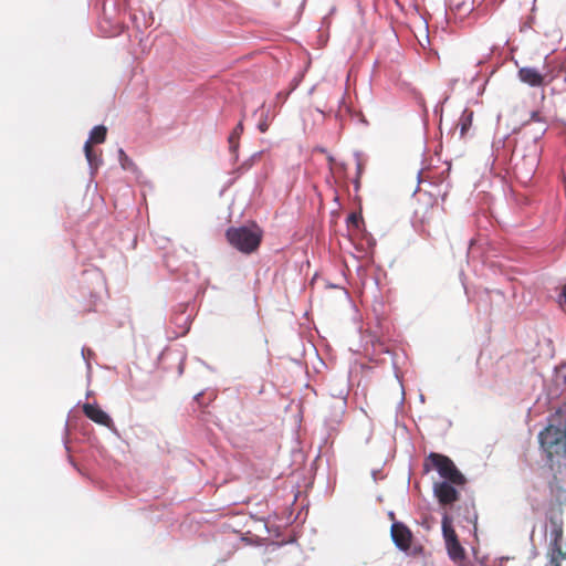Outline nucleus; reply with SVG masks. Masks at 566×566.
<instances>
[{"label":"nucleus","mask_w":566,"mask_h":566,"mask_svg":"<svg viewBox=\"0 0 566 566\" xmlns=\"http://www.w3.org/2000/svg\"><path fill=\"white\" fill-rule=\"evenodd\" d=\"M444 216L446 209L437 196L422 190L416 192L412 218L415 226L422 233L430 237L432 232L439 233L444 230Z\"/></svg>","instance_id":"f257e3e1"},{"label":"nucleus","mask_w":566,"mask_h":566,"mask_svg":"<svg viewBox=\"0 0 566 566\" xmlns=\"http://www.w3.org/2000/svg\"><path fill=\"white\" fill-rule=\"evenodd\" d=\"M262 237L263 231L256 226L231 227L226 232L230 245L245 254L253 253L259 249Z\"/></svg>","instance_id":"f03ea898"},{"label":"nucleus","mask_w":566,"mask_h":566,"mask_svg":"<svg viewBox=\"0 0 566 566\" xmlns=\"http://www.w3.org/2000/svg\"><path fill=\"white\" fill-rule=\"evenodd\" d=\"M538 441L551 461L554 458L566 459V429L548 426L539 432Z\"/></svg>","instance_id":"7ed1b4c3"},{"label":"nucleus","mask_w":566,"mask_h":566,"mask_svg":"<svg viewBox=\"0 0 566 566\" xmlns=\"http://www.w3.org/2000/svg\"><path fill=\"white\" fill-rule=\"evenodd\" d=\"M429 463L432 469L438 471L440 478L444 481L454 485H464L467 483L465 476L459 471L454 462L449 457L431 452L424 463L427 471L430 470Z\"/></svg>","instance_id":"20e7f679"},{"label":"nucleus","mask_w":566,"mask_h":566,"mask_svg":"<svg viewBox=\"0 0 566 566\" xmlns=\"http://www.w3.org/2000/svg\"><path fill=\"white\" fill-rule=\"evenodd\" d=\"M442 532L450 558L454 562L462 560L465 553L448 515L442 518Z\"/></svg>","instance_id":"39448f33"},{"label":"nucleus","mask_w":566,"mask_h":566,"mask_svg":"<svg viewBox=\"0 0 566 566\" xmlns=\"http://www.w3.org/2000/svg\"><path fill=\"white\" fill-rule=\"evenodd\" d=\"M458 485L451 484L447 481L436 482L433 484V492L441 505H451L459 500Z\"/></svg>","instance_id":"423d86ee"},{"label":"nucleus","mask_w":566,"mask_h":566,"mask_svg":"<svg viewBox=\"0 0 566 566\" xmlns=\"http://www.w3.org/2000/svg\"><path fill=\"white\" fill-rule=\"evenodd\" d=\"M391 538L396 546L401 551H408L411 546L412 534L410 530L400 522L391 525Z\"/></svg>","instance_id":"0eeeda50"},{"label":"nucleus","mask_w":566,"mask_h":566,"mask_svg":"<svg viewBox=\"0 0 566 566\" xmlns=\"http://www.w3.org/2000/svg\"><path fill=\"white\" fill-rule=\"evenodd\" d=\"M84 415L97 424L111 428L113 427V420L111 417L95 403H85L83 406Z\"/></svg>","instance_id":"6e6552de"},{"label":"nucleus","mask_w":566,"mask_h":566,"mask_svg":"<svg viewBox=\"0 0 566 566\" xmlns=\"http://www.w3.org/2000/svg\"><path fill=\"white\" fill-rule=\"evenodd\" d=\"M517 75H518V78L523 83H525L532 87H539L545 84L546 76L543 73H541L538 70H536L535 67H531V66L521 67L517 72Z\"/></svg>","instance_id":"1a4fd4ad"},{"label":"nucleus","mask_w":566,"mask_h":566,"mask_svg":"<svg viewBox=\"0 0 566 566\" xmlns=\"http://www.w3.org/2000/svg\"><path fill=\"white\" fill-rule=\"evenodd\" d=\"M551 531V545H557L564 541L563 518L560 516H552L549 518Z\"/></svg>","instance_id":"9d476101"},{"label":"nucleus","mask_w":566,"mask_h":566,"mask_svg":"<svg viewBox=\"0 0 566 566\" xmlns=\"http://www.w3.org/2000/svg\"><path fill=\"white\" fill-rule=\"evenodd\" d=\"M473 0H450V10L459 18H464L473 11Z\"/></svg>","instance_id":"9b49d317"},{"label":"nucleus","mask_w":566,"mask_h":566,"mask_svg":"<svg viewBox=\"0 0 566 566\" xmlns=\"http://www.w3.org/2000/svg\"><path fill=\"white\" fill-rule=\"evenodd\" d=\"M566 559V542L549 546V565L560 566L562 560Z\"/></svg>","instance_id":"f8f14e48"},{"label":"nucleus","mask_w":566,"mask_h":566,"mask_svg":"<svg viewBox=\"0 0 566 566\" xmlns=\"http://www.w3.org/2000/svg\"><path fill=\"white\" fill-rule=\"evenodd\" d=\"M84 153L86 160L92 170H97L102 164V151H96L91 145V142H86L84 145Z\"/></svg>","instance_id":"ddd939ff"},{"label":"nucleus","mask_w":566,"mask_h":566,"mask_svg":"<svg viewBox=\"0 0 566 566\" xmlns=\"http://www.w3.org/2000/svg\"><path fill=\"white\" fill-rule=\"evenodd\" d=\"M107 135V128L103 125L95 126L90 134V138L86 142L93 144H102L105 142Z\"/></svg>","instance_id":"4468645a"},{"label":"nucleus","mask_w":566,"mask_h":566,"mask_svg":"<svg viewBox=\"0 0 566 566\" xmlns=\"http://www.w3.org/2000/svg\"><path fill=\"white\" fill-rule=\"evenodd\" d=\"M243 133V124L240 122L232 130L228 138L229 148L232 153H235L239 147V140Z\"/></svg>","instance_id":"2eb2a0df"},{"label":"nucleus","mask_w":566,"mask_h":566,"mask_svg":"<svg viewBox=\"0 0 566 566\" xmlns=\"http://www.w3.org/2000/svg\"><path fill=\"white\" fill-rule=\"evenodd\" d=\"M347 226L349 229L360 230V228L364 226V219L361 214L352 212L347 217Z\"/></svg>","instance_id":"dca6fc26"},{"label":"nucleus","mask_w":566,"mask_h":566,"mask_svg":"<svg viewBox=\"0 0 566 566\" xmlns=\"http://www.w3.org/2000/svg\"><path fill=\"white\" fill-rule=\"evenodd\" d=\"M459 125H460V135H461V137H464V135L467 134V132L470 129V127L472 125V114L462 115L459 120Z\"/></svg>","instance_id":"f3484780"},{"label":"nucleus","mask_w":566,"mask_h":566,"mask_svg":"<svg viewBox=\"0 0 566 566\" xmlns=\"http://www.w3.org/2000/svg\"><path fill=\"white\" fill-rule=\"evenodd\" d=\"M118 157H119V163H120V166L123 169L132 170L135 168V164L122 148L118 150Z\"/></svg>","instance_id":"a211bd4d"},{"label":"nucleus","mask_w":566,"mask_h":566,"mask_svg":"<svg viewBox=\"0 0 566 566\" xmlns=\"http://www.w3.org/2000/svg\"><path fill=\"white\" fill-rule=\"evenodd\" d=\"M269 128L268 124L265 122L259 124V129L264 133Z\"/></svg>","instance_id":"6ab92c4d"},{"label":"nucleus","mask_w":566,"mask_h":566,"mask_svg":"<svg viewBox=\"0 0 566 566\" xmlns=\"http://www.w3.org/2000/svg\"><path fill=\"white\" fill-rule=\"evenodd\" d=\"M357 172H358V176L360 175L361 172V165L360 164H357Z\"/></svg>","instance_id":"aec40b11"}]
</instances>
